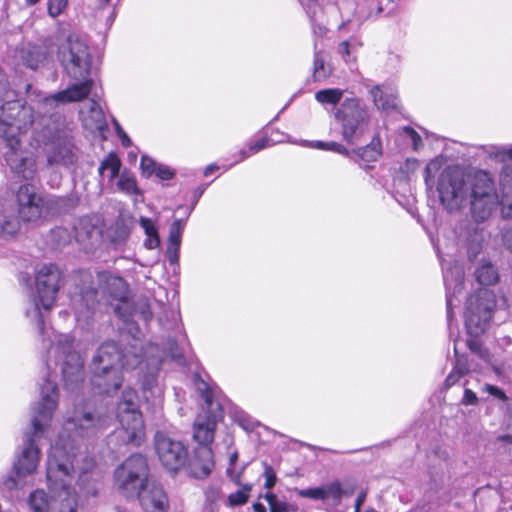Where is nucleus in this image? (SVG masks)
Returning a JSON list of instances; mask_svg holds the SVG:
<instances>
[{"instance_id": "obj_6", "label": "nucleus", "mask_w": 512, "mask_h": 512, "mask_svg": "<svg viewBox=\"0 0 512 512\" xmlns=\"http://www.w3.org/2000/svg\"><path fill=\"white\" fill-rule=\"evenodd\" d=\"M58 398L57 384L49 374L40 385V400L32 408L31 430L24 433L22 446L13 462L14 476L5 481L8 489H17L24 484L22 481L25 478L36 473L41 460L38 441L46 434L57 408Z\"/></svg>"}, {"instance_id": "obj_53", "label": "nucleus", "mask_w": 512, "mask_h": 512, "mask_svg": "<svg viewBox=\"0 0 512 512\" xmlns=\"http://www.w3.org/2000/svg\"><path fill=\"white\" fill-rule=\"evenodd\" d=\"M53 237H58L60 239L59 244H65L70 241L69 232L61 227H57L52 230Z\"/></svg>"}, {"instance_id": "obj_55", "label": "nucleus", "mask_w": 512, "mask_h": 512, "mask_svg": "<svg viewBox=\"0 0 512 512\" xmlns=\"http://www.w3.org/2000/svg\"><path fill=\"white\" fill-rule=\"evenodd\" d=\"M463 375L460 374L457 370L453 368V370L446 377L444 385L446 388H450L453 386Z\"/></svg>"}, {"instance_id": "obj_34", "label": "nucleus", "mask_w": 512, "mask_h": 512, "mask_svg": "<svg viewBox=\"0 0 512 512\" xmlns=\"http://www.w3.org/2000/svg\"><path fill=\"white\" fill-rule=\"evenodd\" d=\"M20 229V220L15 215L0 217V234L4 237L14 236Z\"/></svg>"}, {"instance_id": "obj_24", "label": "nucleus", "mask_w": 512, "mask_h": 512, "mask_svg": "<svg viewBox=\"0 0 512 512\" xmlns=\"http://www.w3.org/2000/svg\"><path fill=\"white\" fill-rule=\"evenodd\" d=\"M283 141V139L274 140L267 136H262L257 139H254L248 144L247 147L241 148L238 151L237 155H232L229 159H226V168L232 167L235 164L247 159L251 155H254L267 147L273 146L276 143H280Z\"/></svg>"}, {"instance_id": "obj_2", "label": "nucleus", "mask_w": 512, "mask_h": 512, "mask_svg": "<svg viewBox=\"0 0 512 512\" xmlns=\"http://www.w3.org/2000/svg\"><path fill=\"white\" fill-rule=\"evenodd\" d=\"M110 421V414L102 408H94L90 403L75 406L73 415L66 419L63 432L48 452L46 480L49 493L37 489L28 498L33 512H76V493L71 483L76 473L83 482L95 464L77 438L95 435L108 427Z\"/></svg>"}, {"instance_id": "obj_57", "label": "nucleus", "mask_w": 512, "mask_h": 512, "mask_svg": "<svg viewBox=\"0 0 512 512\" xmlns=\"http://www.w3.org/2000/svg\"><path fill=\"white\" fill-rule=\"evenodd\" d=\"M367 493L366 491H361L356 497L354 508L355 510H361V506L366 500Z\"/></svg>"}, {"instance_id": "obj_61", "label": "nucleus", "mask_w": 512, "mask_h": 512, "mask_svg": "<svg viewBox=\"0 0 512 512\" xmlns=\"http://www.w3.org/2000/svg\"><path fill=\"white\" fill-rule=\"evenodd\" d=\"M253 511L254 512H266V507L260 502H255L253 504Z\"/></svg>"}, {"instance_id": "obj_37", "label": "nucleus", "mask_w": 512, "mask_h": 512, "mask_svg": "<svg viewBox=\"0 0 512 512\" xmlns=\"http://www.w3.org/2000/svg\"><path fill=\"white\" fill-rule=\"evenodd\" d=\"M117 186L119 190L129 195H137L140 193L137 186L136 178L132 174L127 172H123L120 175L119 180L117 182Z\"/></svg>"}, {"instance_id": "obj_50", "label": "nucleus", "mask_w": 512, "mask_h": 512, "mask_svg": "<svg viewBox=\"0 0 512 512\" xmlns=\"http://www.w3.org/2000/svg\"><path fill=\"white\" fill-rule=\"evenodd\" d=\"M484 391H486L489 395L495 397L500 401L504 402L507 399L505 392L495 385L486 384L484 387Z\"/></svg>"}, {"instance_id": "obj_42", "label": "nucleus", "mask_w": 512, "mask_h": 512, "mask_svg": "<svg viewBox=\"0 0 512 512\" xmlns=\"http://www.w3.org/2000/svg\"><path fill=\"white\" fill-rule=\"evenodd\" d=\"M264 499L269 504L270 512H288V504L279 500L274 493H266Z\"/></svg>"}, {"instance_id": "obj_25", "label": "nucleus", "mask_w": 512, "mask_h": 512, "mask_svg": "<svg viewBox=\"0 0 512 512\" xmlns=\"http://www.w3.org/2000/svg\"><path fill=\"white\" fill-rule=\"evenodd\" d=\"M226 415L245 432H253L261 424L238 405L226 398Z\"/></svg>"}, {"instance_id": "obj_19", "label": "nucleus", "mask_w": 512, "mask_h": 512, "mask_svg": "<svg viewBox=\"0 0 512 512\" xmlns=\"http://www.w3.org/2000/svg\"><path fill=\"white\" fill-rule=\"evenodd\" d=\"M156 307H160L163 310V314L159 315L158 317V321L161 326L170 329L172 326L177 325L176 312L173 310H168L164 305L158 303L157 301H153V303H151L145 299L139 300L136 303L134 312L139 313L143 320L147 322L152 319Z\"/></svg>"}, {"instance_id": "obj_52", "label": "nucleus", "mask_w": 512, "mask_h": 512, "mask_svg": "<svg viewBox=\"0 0 512 512\" xmlns=\"http://www.w3.org/2000/svg\"><path fill=\"white\" fill-rule=\"evenodd\" d=\"M403 132L411 139L414 150H418L419 146L422 144V139L419 134L409 126L404 127Z\"/></svg>"}, {"instance_id": "obj_63", "label": "nucleus", "mask_w": 512, "mask_h": 512, "mask_svg": "<svg viewBox=\"0 0 512 512\" xmlns=\"http://www.w3.org/2000/svg\"><path fill=\"white\" fill-rule=\"evenodd\" d=\"M350 23V19L343 20L342 23L339 25L338 29L339 31H342L346 28V26Z\"/></svg>"}, {"instance_id": "obj_5", "label": "nucleus", "mask_w": 512, "mask_h": 512, "mask_svg": "<svg viewBox=\"0 0 512 512\" xmlns=\"http://www.w3.org/2000/svg\"><path fill=\"white\" fill-rule=\"evenodd\" d=\"M60 278V271L54 264H42L36 269L35 293L28 301L25 316L42 339V346L47 351V368L60 365L64 387L73 392L84 379L83 360L74 350V340L70 335L56 333L46 325L59 290Z\"/></svg>"}, {"instance_id": "obj_12", "label": "nucleus", "mask_w": 512, "mask_h": 512, "mask_svg": "<svg viewBox=\"0 0 512 512\" xmlns=\"http://www.w3.org/2000/svg\"><path fill=\"white\" fill-rule=\"evenodd\" d=\"M495 307V294L487 288H481L467 298L465 326L471 337L476 338L485 332L492 319Z\"/></svg>"}, {"instance_id": "obj_54", "label": "nucleus", "mask_w": 512, "mask_h": 512, "mask_svg": "<svg viewBox=\"0 0 512 512\" xmlns=\"http://www.w3.org/2000/svg\"><path fill=\"white\" fill-rule=\"evenodd\" d=\"M477 402H478V398H477L476 394L470 389H465L464 395L462 398V403L465 405H476Z\"/></svg>"}, {"instance_id": "obj_9", "label": "nucleus", "mask_w": 512, "mask_h": 512, "mask_svg": "<svg viewBox=\"0 0 512 512\" xmlns=\"http://www.w3.org/2000/svg\"><path fill=\"white\" fill-rule=\"evenodd\" d=\"M16 203L19 218L24 222H32L46 217L51 209L61 211L73 207L76 200L73 197H43L33 185L23 184L16 192Z\"/></svg>"}, {"instance_id": "obj_16", "label": "nucleus", "mask_w": 512, "mask_h": 512, "mask_svg": "<svg viewBox=\"0 0 512 512\" xmlns=\"http://www.w3.org/2000/svg\"><path fill=\"white\" fill-rule=\"evenodd\" d=\"M76 160L73 145L67 138L57 137L47 149V162L51 167L72 165Z\"/></svg>"}, {"instance_id": "obj_29", "label": "nucleus", "mask_w": 512, "mask_h": 512, "mask_svg": "<svg viewBox=\"0 0 512 512\" xmlns=\"http://www.w3.org/2000/svg\"><path fill=\"white\" fill-rule=\"evenodd\" d=\"M139 223L146 235L144 246L147 249L158 248L160 245V237L155 221L147 217H141Z\"/></svg>"}, {"instance_id": "obj_45", "label": "nucleus", "mask_w": 512, "mask_h": 512, "mask_svg": "<svg viewBox=\"0 0 512 512\" xmlns=\"http://www.w3.org/2000/svg\"><path fill=\"white\" fill-rule=\"evenodd\" d=\"M158 165L159 164L156 163L154 161V159H152L146 155H143L141 157L140 167H141L142 173L145 177L152 176L155 173Z\"/></svg>"}, {"instance_id": "obj_35", "label": "nucleus", "mask_w": 512, "mask_h": 512, "mask_svg": "<svg viewBox=\"0 0 512 512\" xmlns=\"http://www.w3.org/2000/svg\"><path fill=\"white\" fill-rule=\"evenodd\" d=\"M195 388L197 393L200 395L202 400L205 403V409L208 412L214 411V402H213V391L211 390L209 384L200 378H195L194 380Z\"/></svg>"}, {"instance_id": "obj_7", "label": "nucleus", "mask_w": 512, "mask_h": 512, "mask_svg": "<svg viewBox=\"0 0 512 512\" xmlns=\"http://www.w3.org/2000/svg\"><path fill=\"white\" fill-rule=\"evenodd\" d=\"M314 98L325 109L333 107V118L346 144L361 141L371 122L370 109L361 97L340 88H324L316 91Z\"/></svg>"}, {"instance_id": "obj_40", "label": "nucleus", "mask_w": 512, "mask_h": 512, "mask_svg": "<svg viewBox=\"0 0 512 512\" xmlns=\"http://www.w3.org/2000/svg\"><path fill=\"white\" fill-rule=\"evenodd\" d=\"M508 150H509V146L492 145L487 148L486 152L490 158H492L498 162H505V161L509 160Z\"/></svg>"}, {"instance_id": "obj_32", "label": "nucleus", "mask_w": 512, "mask_h": 512, "mask_svg": "<svg viewBox=\"0 0 512 512\" xmlns=\"http://www.w3.org/2000/svg\"><path fill=\"white\" fill-rule=\"evenodd\" d=\"M121 167V161L115 153H110L100 164L99 174L103 177L107 176L112 181L118 176Z\"/></svg>"}, {"instance_id": "obj_27", "label": "nucleus", "mask_w": 512, "mask_h": 512, "mask_svg": "<svg viewBox=\"0 0 512 512\" xmlns=\"http://www.w3.org/2000/svg\"><path fill=\"white\" fill-rule=\"evenodd\" d=\"M20 58L24 65L36 69L46 59V52L37 45H28L20 50Z\"/></svg>"}, {"instance_id": "obj_33", "label": "nucleus", "mask_w": 512, "mask_h": 512, "mask_svg": "<svg viewBox=\"0 0 512 512\" xmlns=\"http://www.w3.org/2000/svg\"><path fill=\"white\" fill-rule=\"evenodd\" d=\"M359 46H361V43L356 38L344 40L338 44L337 53L345 63L349 64L355 61V53Z\"/></svg>"}, {"instance_id": "obj_1", "label": "nucleus", "mask_w": 512, "mask_h": 512, "mask_svg": "<svg viewBox=\"0 0 512 512\" xmlns=\"http://www.w3.org/2000/svg\"><path fill=\"white\" fill-rule=\"evenodd\" d=\"M500 196L497 193L492 174L486 170H476L465 176L456 167L445 168L438 179L437 191L442 205L453 212L460 209L470 199V211L473 220L461 224L455 231L459 255L444 258L443 252L436 246L437 255L441 262L443 281L446 288L447 321L451 327L453 306L459 302L457 296L464 287V268L460 264L463 252L473 261L481 252L485 232L479 224L488 220L498 205L504 218L512 217V165L505 164L499 173Z\"/></svg>"}, {"instance_id": "obj_14", "label": "nucleus", "mask_w": 512, "mask_h": 512, "mask_svg": "<svg viewBox=\"0 0 512 512\" xmlns=\"http://www.w3.org/2000/svg\"><path fill=\"white\" fill-rule=\"evenodd\" d=\"M155 449L159 460L170 471H177L187 459V450L184 445L163 433L155 435Z\"/></svg>"}, {"instance_id": "obj_10", "label": "nucleus", "mask_w": 512, "mask_h": 512, "mask_svg": "<svg viewBox=\"0 0 512 512\" xmlns=\"http://www.w3.org/2000/svg\"><path fill=\"white\" fill-rule=\"evenodd\" d=\"M149 465L145 456L136 453L125 459L114 471V486L127 499H136L149 483Z\"/></svg>"}, {"instance_id": "obj_48", "label": "nucleus", "mask_w": 512, "mask_h": 512, "mask_svg": "<svg viewBox=\"0 0 512 512\" xmlns=\"http://www.w3.org/2000/svg\"><path fill=\"white\" fill-rule=\"evenodd\" d=\"M263 476L265 478L264 487L268 490L272 489L277 481L276 472L274 471L273 467L268 465L267 463H264V473Z\"/></svg>"}, {"instance_id": "obj_26", "label": "nucleus", "mask_w": 512, "mask_h": 512, "mask_svg": "<svg viewBox=\"0 0 512 512\" xmlns=\"http://www.w3.org/2000/svg\"><path fill=\"white\" fill-rule=\"evenodd\" d=\"M351 156L354 155L364 162H374L382 154L381 140L379 136H374L369 144L363 147L350 150Z\"/></svg>"}, {"instance_id": "obj_21", "label": "nucleus", "mask_w": 512, "mask_h": 512, "mask_svg": "<svg viewBox=\"0 0 512 512\" xmlns=\"http://www.w3.org/2000/svg\"><path fill=\"white\" fill-rule=\"evenodd\" d=\"M80 117L86 129L103 133L107 130L108 124L100 103L91 99L87 105L80 110Z\"/></svg>"}, {"instance_id": "obj_44", "label": "nucleus", "mask_w": 512, "mask_h": 512, "mask_svg": "<svg viewBox=\"0 0 512 512\" xmlns=\"http://www.w3.org/2000/svg\"><path fill=\"white\" fill-rule=\"evenodd\" d=\"M206 510L208 512H214V505L221 497V489L220 488H208L206 490Z\"/></svg>"}, {"instance_id": "obj_64", "label": "nucleus", "mask_w": 512, "mask_h": 512, "mask_svg": "<svg viewBox=\"0 0 512 512\" xmlns=\"http://www.w3.org/2000/svg\"><path fill=\"white\" fill-rule=\"evenodd\" d=\"M383 12V7L381 4H378L377 7H376V12L374 14V16H379L381 13Z\"/></svg>"}, {"instance_id": "obj_4", "label": "nucleus", "mask_w": 512, "mask_h": 512, "mask_svg": "<svg viewBox=\"0 0 512 512\" xmlns=\"http://www.w3.org/2000/svg\"><path fill=\"white\" fill-rule=\"evenodd\" d=\"M165 357L179 360L182 357L175 340H169L164 348L149 344L141 355L130 350L121 352L115 342H105L97 350L91 363V386L95 393L113 395L124 381L123 369L138 370L144 397L154 405L161 402L162 390L157 377Z\"/></svg>"}, {"instance_id": "obj_46", "label": "nucleus", "mask_w": 512, "mask_h": 512, "mask_svg": "<svg viewBox=\"0 0 512 512\" xmlns=\"http://www.w3.org/2000/svg\"><path fill=\"white\" fill-rule=\"evenodd\" d=\"M442 165L441 160L435 158L429 161L425 167L424 177L425 181L428 184L431 178H434L437 172L440 170Z\"/></svg>"}, {"instance_id": "obj_36", "label": "nucleus", "mask_w": 512, "mask_h": 512, "mask_svg": "<svg viewBox=\"0 0 512 512\" xmlns=\"http://www.w3.org/2000/svg\"><path fill=\"white\" fill-rule=\"evenodd\" d=\"M246 467L247 463L238 464V452L234 451L229 456V466L226 468V475L229 476L236 484H239Z\"/></svg>"}, {"instance_id": "obj_28", "label": "nucleus", "mask_w": 512, "mask_h": 512, "mask_svg": "<svg viewBox=\"0 0 512 512\" xmlns=\"http://www.w3.org/2000/svg\"><path fill=\"white\" fill-rule=\"evenodd\" d=\"M332 74V68L325 60L322 51L317 50V45H314V60L312 78L315 82H322Z\"/></svg>"}, {"instance_id": "obj_18", "label": "nucleus", "mask_w": 512, "mask_h": 512, "mask_svg": "<svg viewBox=\"0 0 512 512\" xmlns=\"http://www.w3.org/2000/svg\"><path fill=\"white\" fill-rule=\"evenodd\" d=\"M366 87L377 110L390 112L398 109V96L393 86L378 84Z\"/></svg>"}, {"instance_id": "obj_43", "label": "nucleus", "mask_w": 512, "mask_h": 512, "mask_svg": "<svg viewBox=\"0 0 512 512\" xmlns=\"http://www.w3.org/2000/svg\"><path fill=\"white\" fill-rule=\"evenodd\" d=\"M297 494L302 498H308L312 500H321L324 499V485L319 487H312L307 489H300L297 491Z\"/></svg>"}, {"instance_id": "obj_41", "label": "nucleus", "mask_w": 512, "mask_h": 512, "mask_svg": "<svg viewBox=\"0 0 512 512\" xmlns=\"http://www.w3.org/2000/svg\"><path fill=\"white\" fill-rule=\"evenodd\" d=\"M251 490L250 485H243L239 490L235 493H231L228 497L229 504L232 506L245 504L249 497V492Z\"/></svg>"}, {"instance_id": "obj_59", "label": "nucleus", "mask_w": 512, "mask_h": 512, "mask_svg": "<svg viewBox=\"0 0 512 512\" xmlns=\"http://www.w3.org/2000/svg\"><path fill=\"white\" fill-rule=\"evenodd\" d=\"M118 137L124 147H129L131 145V140L125 132L118 135Z\"/></svg>"}, {"instance_id": "obj_58", "label": "nucleus", "mask_w": 512, "mask_h": 512, "mask_svg": "<svg viewBox=\"0 0 512 512\" xmlns=\"http://www.w3.org/2000/svg\"><path fill=\"white\" fill-rule=\"evenodd\" d=\"M467 345L472 352H474V353L480 352V344L478 343V341L476 339L467 340Z\"/></svg>"}, {"instance_id": "obj_13", "label": "nucleus", "mask_w": 512, "mask_h": 512, "mask_svg": "<svg viewBox=\"0 0 512 512\" xmlns=\"http://www.w3.org/2000/svg\"><path fill=\"white\" fill-rule=\"evenodd\" d=\"M58 57L65 73L71 79L90 76L91 54L88 45L79 36H68L59 47Z\"/></svg>"}, {"instance_id": "obj_3", "label": "nucleus", "mask_w": 512, "mask_h": 512, "mask_svg": "<svg viewBox=\"0 0 512 512\" xmlns=\"http://www.w3.org/2000/svg\"><path fill=\"white\" fill-rule=\"evenodd\" d=\"M66 89L51 95H43L26 85L27 100L30 104L14 100L15 92L9 88L5 74L0 70V134L3 141V157L10 168L24 179H32L36 172V163L32 156L21 148V137L29 128L43 133L49 138L48 124L51 117L34 116L38 113H52L59 104L80 102L87 99L93 89L94 80L90 76L76 79Z\"/></svg>"}, {"instance_id": "obj_17", "label": "nucleus", "mask_w": 512, "mask_h": 512, "mask_svg": "<svg viewBox=\"0 0 512 512\" xmlns=\"http://www.w3.org/2000/svg\"><path fill=\"white\" fill-rule=\"evenodd\" d=\"M144 511L166 512L169 506L164 490L155 484H147L136 496Z\"/></svg>"}, {"instance_id": "obj_20", "label": "nucleus", "mask_w": 512, "mask_h": 512, "mask_svg": "<svg viewBox=\"0 0 512 512\" xmlns=\"http://www.w3.org/2000/svg\"><path fill=\"white\" fill-rule=\"evenodd\" d=\"M354 489L352 487L344 488L339 480L332 481L324 485L323 503L328 512H344L341 507L343 498L352 496Z\"/></svg>"}, {"instance_id": "obj_8", "label": "nucleus", "mask_w": 512, "mask_h": 512, "mask_svg": "<svg viewBox=\"0 0 512 512\" xmlns=\"http://www.w3.org/2000/svg\"><path fill=\"white\" fill-rule=\"evenodd\" d=\"M217 416L214 411H206L205 415L199 414L194 422L193 438L199 444L189 461L192 475L203 478L210 474L214 467L213 453L209 444L214 439Z\"/></svg>"}, {"instance_id": "obj_62", "label": "nucleus", "mask_w": 512, "mask_h": 512, "mask_svg": "<svg viewBox=\"0 0 512 512\" xmlns=\"http://www.w3.org/2000/svg\"><path fill=\"white\" fill-rule=\"evenodd\" d=\"M113 123H114V126H115V129H116V133L117 135H121V133L124 132V130L122 129V127L119 125V123L116 121V119H113Z\"/></svg>"}, {"instance_id": "obj_49", "label": "nucleus", "mask_w": 512, "mask_h": 512, "mask_svg": "<svg viewBox=\"0 0 512 512\" xmlns=\"http://www.w3.org/2000/svg\"><path fill=\"white\" fill-rule=\"evenodd\" d=\"M154 174L161 180H170L175 176V171L167 165L159 164Z\"/></svg>"}, {"instance_id": "obj_22", "label": "nucleus", "mask_w": 512, "mask_h": 512, "mask_svg": "<svg viewBox=\"0 0 512 512\" xmlns=\"http://www.w3.org/2000/svg\"><path fill=\"white\" fill-rule=\"evenodd\" d=\"M310 19L314 35L322 37L327 29L323 23L324 4H336L335 0H299Z\"/></svg>"}, {"instance_id": "obj_38", "label": "nucleus", "mask_w": 512, "mask_h": 512, "mask_svg": "<svg viewBox=\"0 0 512 512\" xmlns=\"http://www.w3.org/2000/svg\"><path fill=\"white\" fill-rule=\"evenodd\" d=\"M185 220L176 219L169 231L168 244L181 246L182 233L185 228Z\"/></svg>"}, {"instance_id": "obj_60", "label": "nucleus", "mask_w": 512, "mask_h": 512, "mask_svg": "<svg viewBox=\"0 0 512 512\" xmlns=\"http://www.w3.org/2000/svg\"><path fill=\"white\" fill-rule=\"evenodd\" d=\"M219 167L214 165V164H211L209 166L206 167V169L204 170V176L205 177H208L210 176L211 174L214 173V171L218 170Z\"/></svg>"}, {"instance_id": "obj_11", "label": "nucleus", "mask_w": 512, "mask_h": 512, "mask_svg": "<svg viewBox=\"0 0 512 512\" xmlns=\"http://www.w3.org/2000/svg\"><path fill=\"white\" fill-rule=\"evenodd\" d=\"M117 419L125 434L124 441L139 446L145 438V426L142 413L139 408V399L136 391L126 387L117 404Z\"/></svg>"}, {"instance_id": "obj_23", "label": "nucleus", "mask_w": 512, "mask_h": 512, "mask_svg": "<svg viewBox=\"0 0 512 512\" xmlns=\"http://www.w3.org/2000/svg\"><path fill=\"white\" fill-rule=\"evenodd\" d=\"M97 305V291L93 288L85 289L73 300L76 320L87 321L93 314Z\"/></svg>"}, {"instance_id": "obj_47", "label": "nucleus", "mask_w": 512, "mask_h": 512, "mask_svg": "<svg viewBox=\"0 0 512 512\" xmlns=\"http://www.w3.org/2000/svg\"><path fill=\"white\" fill-rule=\"evenodd\" d=\"M68 4V0H49L48 1V12L52 17L60 15Z\"/></svg>"}, {"instance_id": "obj_15", "label": "nucleus", "mask_w": 512, "mask_h": 512, "mask_svg": "<svg viewBox=\"0 0 512 512\" xmlns=\"http://www.w3.org/2000/svg\"><path fill=\"white\" fill-rule=\"evenodd\" d=\"M101 280L106 282L107 293L114 299L119 301L115 306L116 314L124 321L129 322L132 313H126V309L129 308L127 302V285L121 277L108 275L106 273L99 275Z\"/></svg>"}, {"instance_id": "obj_30", "label": "nucleus", "mask_w": 512, "mask_h": 512, "mask_svg": "<svg viewBox=\"0 0 512 512\" xmlns=\"http://www.w3.org/2000/svg\"><path fill=\"white\" fill-rule=\"evenodd\" d=\"M477 282L483 286H490L497 283L498 271L490 262L483 261L475 271Z\"/></svg>"}, {"instance_id": "obj_51", "label": "nucleus", "mask_w": 512, "mask_h": 512, "mask_svg": "<svg viewBox=\"0 0 512 512\" xmlns=\"http://www.w3.org/2000/svg\"><path fill=\"white\" fill-rule=\"evenodd\" d=\"M179 252H180V246L179 245H170L168 244L167 250H166V256L170 264H177L179 261Z\"/></svg>"}, {"instance_id": "obj_39", "label": "nucleus", "mask_w": 512, "mask_h": 512, "mask_svg": "<svg viewBox=\"0 0 512 512\" xmlns=\"http://www.w3.org/2000/svg\"><path fill=\"white\" fill-rule=\"evenodd\" d=\"M454 352L456 356V363L454 366L455 370H457L462 375H465L466 373L474 370L473 362L468 360L465 355H460L458 353L457 343L454 344Z\"/></svg>"}, {"instance_id": "obj_56", "label": "nucleus", "mask_w": 512, "mask_h": 512, "mask_svg": "<svg viewBox=\"0 0 512 512\" xmlns=\"http://www.w3.org/2000/svg\"><path fill=\"white\" fill-rule=\"evenodd\" d=\"M502 240L504 245L512 251V224L503 230Z\"/></svg>"}, {"instance_id": "obj_31", "label": "nucleus", "mask_w": 512, "mask_h": 512, "mask_svg": "<svg viewBox=\"0 0 512 512\" xmlns=\"http://www.w3.org/2000/svg\"><path fill=\"white\" fill-rule=\"evenodd\" d=\"M301 145L304 147L314 148V149L323 150V151H332V152L338 153V154L346 156V157H351L350 150L347 149L343 144L335 142V141L325 142V141H320V140H315V141L303 140L301 142Z\"/></svg>"}]
</instances>
